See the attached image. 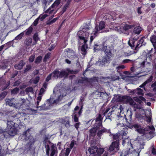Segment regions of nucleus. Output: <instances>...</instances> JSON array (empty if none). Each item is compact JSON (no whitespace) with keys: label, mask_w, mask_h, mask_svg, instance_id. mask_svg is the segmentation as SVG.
Instances as JSON below:
<instances>
[{"label":"nucleus","mask_w":156,"mask_h":156,"mask_svg":"<svg viewBox=\"0 0 156 156\" xmlns=\"http://www.w3.org/2000/svg\"><path fill=\"white\" fill-rule=\"evenodd\" d=\"M92 29L86 25L82 28V30L79 31L77 33V36L78 37V40L80 43L83 42V44L81 47V53L83 55L87 53L86 49L87 48V45L86 43L87 41V38L90 32Z\"/></svg>","instance_id":"f257e3e1"},{"label":"nucleus","mask_w":156,"mask_h":156,"mask_svg":"<svg viewBox=\"0 0 156 156\" xmlns=\"http://www.w3.org/2000/svg\"><path fill=\"white\" fill-rule=\"evenodd\" d=\"M138 38L139 37L136 36L133 39H130L128 42L129 45L132 49L135 50L134 51L135 53H136L138 49L141 47L144 41V39L142 38L138 41Z\"/></svg>","instance_id":"f03ea898"},{"label":"nucleus","mask_w":156,"mask_h":156,"mask_svg":"<svg viewBox=\"0 0 156 156\" xmlns=\"http://www.w3.org/2000/svg\"><path fill=\"white\" fill-rule=\"evenodd\" d=\"M30 130V129H28L25 131L23 132L20 136L22 140L25 141H29L28 143V144L29 145V150L30 149L31 145L33 144L35 141V139L31 135Z\"/></svg>","instance_id":"7ed1b4c3"},{"label":"nucleus","mask_w":156,"mask_h":156,"mask_svg":"<svg viewBox=\"0 0 156 156\" xmlns=\"http://www.w3.org/2000/svg\"><path fill=\"white\" fill-rule=\"evenodd\" d=\"M104 150L102 148H98L97 146H91L86 151L87 156H98L102 154Z\"/></svg>","instance_id":"20e7f679"},{"label":"nucleus","mask_w":156,"mask_h":156,"mask_svg":"<svg viewBox=\"0 0 156 156\" xmlns=\"http://www.w3.org/2000/svg\"><path fill=\"white\" fill-rule=\"evenodd\" d=\"M23 113H18L16 114L14 116H9V118L7 119V127L6 129H8L15 127V123L12 121L15 118L20 119L22 115H23Z\"/></svg>","instance_id":"39448f33"},{"label":"nucleus","mask_w":156,"mask_h":156,"mask_svg":"<svg viewBox=\"0 0 156 156\" xmlns=\"http://www.w3.org/2000/svg\"><path fill=\"white\" fill-rule=\"evenodd\" d=\"M147 129H148L143 136L147 139H151L153 137V135L154 133V128L153 126H149Z\"/></svg>","instance_id":"423d86ee"},{"label":"nucleus","mask_w":156,"mask_h":156,"mask_svg":"<svg viewBox=\"0 0 156 156\" xmlns=\"http://www.w3.org/2000/svg\"><path fill=\"white\" fill-rule=\"evenodd\" d=\"M78 72V71L77 70L74 71L69 69H67L65 70H61L59 71L60 78H61L63 77L64 78H66L68 77L69 73L71 74H75Z\"/></svg>","instance_id":"0eeeda50"},{"label":"nucleus","mask_w":156,"mask_h":156,"mask_svg":"<svg viewBox=\"0 0 156 156\" xmlns=\"http://www.w3.org/2000/svg\"><path fill=\"white\" fill-rule=\"evenodd\" d=\"M64 53L67 57L70 58L71 59L73 60L76 58L78 59V58L75 52L71 49L69 48L66 49L65 50Z\"/></svg>","instance_id":"6e6552de"},{"label":"nucleus","mask_w":156,"mask_h":156,"mask_svg":"<svg viewBox=\"0 0 156 156\" xmlns=\"http://www.w3.org/2000/svg\"><path fill=\"white\" fill-rule=\"evenodd\" d=\"M116 98H117V101L125 103H129V104L132 99L130 97L127 96H122L119 95H118L116 96Z\"/></svg>","instance_id":"1a4fd4ad"},{"label":"nucleus","mask_w":156,"mask_h":156,"mask_svg":"<svg viewBox=\"0 0 156 156\" xmlns=\"http://www.w3.org/2000/svg\"><path fill=\"white\" fill-rule=\"evenodd\" d=\"M51 98L47 100L46 103L42 105L37 106V108L39 110H45L48 109L49 106L51 105V102L50 101L52 100Z\"/></svg>","instance_id":"9d476101"},{"label":"nucleus","mask_w":156,"mask_h":156,"mask_svg":"<svg viewBox=\"0 0 156 156\" xmlns=\"http://www.w3.org/2000/svg\"><path fill=\"white\" fill-rule=\"evenodd\" d=\"M105 27V23L104 21H102L100 22L98 25H96L95 26V30L96 32H98V33L102 32V30L104 29Z\"/></svg>","instance_id":"9b49d317"},{"label":"nucleus","mask_w":156,"mask_h":156,"mask_svg":"<svg viewBox=\"0 0 156 156\" xmlns=\"http://www.w3.org/2000/svg\"><path fill=\"white\" fill-rule=\"evenodd\" d=\"M104 48L106 56L110 58L112 56V51L113 48V47L112 46L108 45L104 47Z\"/></svg>","instance_id":"f8f14e48"},{"label":"nucleus","mask_w":156,"mask_h":156,"mask_svg":"<svg viewBox=\"0 0 156 156\" xmlns=\"http://www.w3.org/2000/svg\"><path fill=\"white\" fill-rule=\"evenodd\" d=\"M119 141L118 140H116L115 141L112 142V144L110 145L108 150L110 152H111L114 151L115 148H116L117 150H118L119 149Z\"/></svg>","instance_id":"ddd939ff"},{"label":"nucleus","mask_w":156,"mask_h":156,"mask_svg":"<svg viewBox=\"0 0 156 156\" xmlns=\"http://www.w3.org/2000/svg\"><path fill=\"white\" fill-rule=\"evenodd\" d=\"M104 133H108L109 134V136H111L112 134L110 132V129H106L103 127L102 129L99 130L97 133V136L101 138V137Z\"/></svg>","instance_id":"4468645a"},{"label":"nucleus","mask_w":156,"mask_h":156,"mask_svg":"<svg viewBox=\"0 0 156 156\" xmlns=\"http://www.w3.org/2000/svg\"><path fill=\"white\" fill-rule=\"evenodd\" d=\"M136 25L135 24H125L123 27L122 32L124 34H126L127 35H129V32L128 31L129 30L132 29Z\"/></svg>","instance_id":"2eb2a0df"},{"label":"nucleus","mask_w":156,"mask_h":156,"mask_svg":"<svg viewBox=\"0 0 156 156\" xmlns=\"http://www.w3.org/2000/svg\"><path fill=\"white\" fill-rule=\"evenodd\" d=\"M110 58L106 56L103 57L101 59H99V61H97L95 64L99 66L103 65L105 62L108 61Z\"/></svg>","instance_id":"dca6fc26"},{"label":"nucleus","mask_w":156,"mask_h":156,"mask_svg":"<svg viewBox=\"0 0 156 156\" xmlns=\"http://www.w3.org/2000/svg\"><path fill=\"white\" fill-rule=\"evenodd\" d=\"M62 0H56L54 3L51 5V6L46 11V13H51L53 11V10L50 11L51 9V8H53L55 6L57 7L60 3V2Z\"/></svg>","instance_id":"f3484780"},{"label":"nucleus","mask_w":156,"mask_h":156,"mask_svg":"<svg viewBox=\"0 0 156 156\" xmlns=\"http://www.w3.org/2000/svg\"><path fill=\"white\" fill-rule=\"evenodd\" d=\"M129 105L131 106L132 107L134 108V111H136V109H140L141 108V105L139 104L136 103L133 100V99H132L131 101L129 103Z\"/></svg>","instance_id":"a211bd4d"},{"label":"nucleus","mask_w":156,"mask_h":156,"mask_svg":"<svg viewBox=\"0 0 156 156\" xmlns=\"http://www.w3.org/2000/svg\"><path fill=\"white\" fill-rule=\"evenodd\" d=\"M7 133L10 136H13L15 135L17 132L16 129L15 127L8 129H6Z\"/></svg>","instance_id":"6ab92c4d"},{"label":"nucleus","mask_w":156,"mask_h":156,"mask_svg":"<svg viewBox=\"0 0 156 156\" xmlns=\"http://www.w3.org/2000/svg\"><path fill=\"white\" fill-rule=\"evenodd\" d=\"M150 41L152 42L155 50L154 54L156 55V35H153L150 38Z\"/></svg>","instance_id":"aec40b11"},{"label":"nucleus","mask_w":156,"mask_h":156,"mask_svg":"<svg viewBox=\"0 0 156 156\" xmlns=\"http://www.w3.org/2000/svg\"><path fill=\"white\" fill-rule=\"evenodd\" d=\"M14 99L12 98L11 99L7 98L5 99V102L7 105L15 107L16 105L14 102Z\"/></svg>","instance_id":"412c9836"},{"label":"nucleus","mask_w":156,"mask_h":156,"mask_svg":"<svg viewBox=\"0 0 156 156\" xmlns=\"http://www.w3.org/2000/svg\"><path fill=\"white\" fill-rule=\"evenodd\" d=\"M143 90L139 88H138L132 91L131 93L133 94H137L139 95H143Z\"/></svg>","instance_id":"4be33fe9"},{"label":"nucleus","mask_w":156,"mask_h":156,"mask_svg":"<svg viewBox=\"0 0 156 156\" xmlns=\"http://www.w3.org/2000/svg\"><path fill=\"white\" fill-rule=\"evenodd\" d=\"M51 75H52V77L55 79L60 78L59 71L58 70H55L51 73Z\"/></svg>","instance_id":"5701e85b"},{"label":"nucleus","mask_w":156,"mask_h":156,"mask_svg":"<svg viewBox=\"0 0 156 156\" xmlns=\"http://www.w3.org/2000/svg\"><path fill=\"white\" fill-rule=\"evenodd\" d=\"M152 79L153 76H151L149 78L145 81L142 85H140V87L144 88V89L145 90L144 86H146L147 84L150 83L152 80Z\"/></svg>","instance_id":"b1692460"},{"label":"nucleus","mask_w":156,"mask_h":156,"mask_svg":"<svg viewBox=\"0 0 156 156\" xmlns=\"http://www.w3.org/2000/svg\"><path fill=\"white\" fill-rule=\"evenodd\" d=\"M25 63L23 60H21L18 64H17L14 66L15 69H21L24 65Z\"/></svg>","instance_id":"393cba45"},{"label":"nucleus","mask_w":156,"mask_h":156,"mask_svg":"<svg viewBox=\"0 0 156 156\" xmlns=\"http://www.w3.org/2000/svg\"><path fill=\"white\" fill-rule=\"evenodd\" d=\"M133 30V33L135 34H139L142 30V28L140 26L134 27Z\"/></svg>","instance_id":"a878e982"},{"label":"nucleus","mask_w":156,"mask_h":156,"mask_svg":"<svg viewBox=\"0 0 156 156\" xmlns=\"http://www.w3.org/2000/svg\"><path fill=\"white\" fill-rule=\"evenodd\" d=\"M94 94L95 95L98 96V97L101 98L102 99H103V98L105 96H106L107 94L106 92L104 93L103 92H101L98 91H95Z\"/></svg>","instance_id":"bb28decb"},{"label":"nucleus","mask_w":156,"mask_h":156,"mask_svg":"<svg viewBox=\"0 0 156 156\" xmlns=\"http://www.w3.org/2000/svg\"><path fill=\"white\" fill-rule=\"evenodd\" d=\"M32 42V39L30 37H27L25 40L24 42V44L27 46L30 45Z\"/></svg>","instance_id":"cd10ccee"},{"label":"nucleus","mask_w":156,"mask_h":156,"mask_svg":"<svg viewBox=\"0 0 156 156\" xmlns=\"http://www.w3.org/2000/svg\"><path fill=\"white\" fill-rule=\"evenodd\" d=\"M62 97H63V96H61V95H58V98L57 99H56L55 100H54L52 102L51 101H50V103L51 102V104H58L59 103V102L61 101Z\"/></svg>","instance_id":"c85d7f7f"},{"label":"nucleus","mask_w":156,"mask_h":156,"mask_svg":"<svg viewBox=\"0 0 156 156\" xmlns=\"http://www.w3.org/2000/svg\"><path fill=\"white\" fill-rule=\"evenodd\" d=\"M98 129L96 127H94L90 130V135L92 136H94L96 135Z\"/></svg>","instance_id":"c756f323"},{"label":"nucleus","mask_w":156,"mask_h":156,"mask_svg":"<svg viewBox=\"0 0 156 156\" xmlns=\"http://www.w3.org/2000/svg\"><path fill=\"white\" fill-rule=\"evenodd\" d=\"M33 30V28L31 26L25 30V34L27 35H29L30 34L32 33ZM25 31H24V32Z\"/></svg>","instance_id":"7c9ffc66"},{"label":"nucleus","mask_w":156,"mask_h":156,"mask_svg":"<svg viewBox=\"0 0 156 156\" xmlns=\"http://www.w3.org/2000/svg\"><path fill=\"white\" fill-rule=\"evenodd\" d=\"M51 153L50 154V156H53L57 152V148L54 146H51Z\"/></svg>","instance_id":"2f4dec72"},{"label":"nucleus","mask_w":156,"mask_h":156,"mask_svg":"<svg viewBox=\"0 0 156 156\" xmlns=\"http://www.w3.org/2000/svg\"><path fill=\"white\" fill-rule=\"evenodd\" d=\"M98 33V32H96V31L94 30L93 33H91V35H91L90 37V42L91 43V42L93 41L95 37L97 36V34Z\"/></svg>","instance_id":"473e14b6"},{"label":"nucleus","mask_w":156,"mask_h":156,"mask_svg":"<svg viewBox=\"0 0 156 156\" xmlns=\"http://www.w3.org/2000/svg\"><path fill=\"white\" fill-rule=\"evenodd\" d=\"M88 80L86 77H82L80 79H79L78 80V83H87Z\"/></svg>","instance_id":"72a5a7b5"},{"label":"nucleus","mask_w":156,"mask_h":156,"mask_svg":"<svg viewBox=\"0 0 156 156\" xmlns=\"http://www.w3.org/2000/svg\"><path fill=\"white\" fill-rule=\"evenodd\" d=\"M25 91L26 94H28L29 92H31L32 93H33L34 92L33 88L31 87H29L26 88Z\"/></svg>","instance_id":"f704fd0d"},{"label":"nucleus","mask_w":156,"mask_h":156,"mask_svg":"<svg viewBox=\"0 0 156 156\" xmlns=\"http://www.w3.org/2000/svg\"><path fill=\"white\" fill-rule=\"evenodd\" d=\"M103 119V117H102L101 114H99L98 115H97V116L95 119V122H98L99 121L102 122Z\"/></svg>","instance_id":"c9c22d12"},{"label":"nucleus","mask_w":156,"mask_h":156,"mask_svg":"<svg viewBox=\"0 0 156 156\" xmlns=\"http://www.w3.org/2000/svg\"><path fill=\"white\" fill-rule=\"evenodd\" d=\"M69 4L66 3V4L64 5L63 6L62 10V11L61 12L62 14H63L66 11V10L67 8L69 7Z\"/></svg>","instance_id":"e433bc0d"},{"label":"nucleus","mask_w":156,"mask_h":156,"mask_svg":"<svg viewBox=\"0 0 156 156\" xmlns=\"http://www.w3.org/2000/svg\"><path fill=\"white\" fill-rule=\"evenodd\" d=\"M24 31H23L22 33H21L20 34H19L18 35H17L15 38V39L16 40H19L20 39H21L22 37L23 36L24 34Z\"/></svg>","instance_id":"4c0bfd02"},{"label":"nucleus","mask_w":156,"mask_h":156,"mask_svg":"<svg viewBox=\"0 0 156 156\" xmlns=\"http://www.w3.org/2000/svg\"><path fill=\"white\" fill-rule=\"evenodd\" d=\"M102 122H96L94 124V127H96L98 129V128H99L101 126L102 127Z\"/></svg>","instance_id":"58836bf2"},{"label":"nucleus","mask_w":156,"mask_h":156,"mask_svg":"<svg viewBox=\"0 0 156 156\" xmlns=\"http://www.w3.org/2000/svg\"><path fill=\"white\" fill-rule=\"evenodd\" d=\"M50 55L51 53L49 52L45 55L43 59L44 62H46L47 61V59L50 58Z\"/></svg>","instance_id":"ea45409f"},{"label":"nucleus","mask_w":156,"mask_h":156,"mask_svg":"<svg viewBox=\"0 0 156 156\" xmlns=\"http://www.w3.org/2000/svg\"><path fill=\"white\" fill-rule=\"evenodd\" d=\"M33 38L34 40L35 41V43H36L37 41L39 39L37 33H36L34 34L33 36Z\"/></svg>","instance_id":"a19ab883"},{"label":"nucleus","mask_w":156,"mask_h":156,"mask_svg":"<svg viewBox=\"0 0 156 156\" xmlns=\"http://www.w3.org/2000/svg\"><path fill=\"white\" fill-rule=\"evenodd\" d=\"M42 58V57L41 56H38L35 59V63L36 64L39 63L41 62Z\"/></svg>","instance_id":"79ce46f5"},{"label":"nucleus","mask_w":156,"mask_h":156,"mask_svg":"<svg viewBox=\"0 0 156 156\" xmlns=\"http://www.w3.org/2000/svg\"><path fill=\"white\" fill-rule=\"evenodd\" d=\"M101 47L102 48V46L101 45H98L96 44L94 45V48L95 50H99L101 49Z\"/></svg>","instance_id":"37998d69"},{"label":"nucleus","mask_w":156,"mask_h":156,"mask_svg":"<svg viewBox=\"0 0 156 156\" xmlns=\"http://www.w3.org/2000/svg\"><path fill=\"white\" fill-rule=\"evenodd\" d=\"M147 129H141L140 128L138 129L137 131L140 133H142L143 134H144L145 133V132L147 130Z\"/></svg>","instance_id":"c03bdc74"},{"label":"nucleus","mask_w":156,"mask_h":156,"mask_svg":"<svg viewBox=\"0 0 156 156\" xmlns=\"http://www.w3.org/2000/svg\"><path fill=\"white\" fill-rule=\"evenodd\" d=\"M19 90L18 88L16 87L12 89L11 91V94H15L17 93Z\"/></svg>","instance_id":"a18cd8bd"},{"label":"nucleus","mask_w":156,"mask_h":156,"mask_svg":"<svg viewBox=\"0 0 156 156\" xmlns=\"http://www.w3.org/2000/svg\"><path fill=\"white\" fill-rule=\"evenodd\" d=\"M10 84V82L8 81V82L6 83L5 85H3V86L1 88V89L2 90H5L7 87L9 86Z\"/></svg>","instance_id":"49530a36"},{"label":"nucleus","mask_w":156,"mask_h":156,"mask_svg":"<svg viewBox=\"0 0 156 156\" xmlns=\"http://www.w3.org/2000/svg\"><path fill=\"white\" fill-rule=\"evenodd\" d=\"M0 83L1 84V85H5L6 84L5 80L3 78H0Z\"/></svg>","instance_id":"de8ad7c7"},{"label":"nucleus","mask_w":156,"mask_h":156,"mask_svg":"<svg viewBox=\"0 0 156 156\" xmlns=\"http://www.w3.org/2000/svg\"><path fill=\"white\" fill-rule=\"evenodd\" d=\"M45 148H46V153L47 155L48 156H49V151H50V147L49 145H45Z\"/></svg>","instance_id":"09e8293b"},{"label":"nucleus","mask_w":156,"mask_h":156,"mask_svg":"<svg viewBox=\"0 0 156 156\" xmlns=\"http://www.w3.org/2000/svg\"><path fill=\"white\" fill-rule=\"evenodd\" d=\"M31 68V65H27L26 66V68L24 70V72L26 73L29 70H30Z\"/></svg>","instance_id":"8fccbe9b"},{"label":"nucleus","mask_w":156,"mask_h":156,"mask_svg":"<svg viewBox=\"0 0 156 156\" xmlns=\"http://www.w3.org/2000/svg\"><path fill=\"white\" fill-rule=\"evenodd\" d=\"M35 58V55H32L30 56L29 59V61L30 62H32L34 61Z\"/></svg>","instance_id":"3c124183"},{"label":"nucleus","mask_w":156,"mask_h":156,"mask_svg":"<svg viewBox=\"0 0 156 156\" xmlns=\"http://www.w3.org/2000/svg\"><path fill=\"white\" fill-rule=\"evenodd\" d=\"M112 135H113V138L114 140H118L119 141V134L117 133L113 135V134H112Z\"/></svg>","instance_id":"603ef678"},{"label":"nucleus","mask_w":156,"mask_h":156,"mask_svg":"<svg viewBox=\"0 0 156 156\" xmlns=\"http://www.w3.org/2000/svg\"><path fill=\"white\" fill-rule=\"evenodd\" d=\"M48 16V15L45 14L43 15H40L39 17H40L39 18V19H40L41 21H42L45 18L47 17Z\"/></svg>","instance_id":"864d4df0"},{"label":"nucleus","mask_w":156,"mask_h":156,"mask_svg":"<svg viewBox=\"0 0 156 156\" xmlns=\"http://www.w3.org/2000/svg\"><path fill=\"white\" fill-rule=\"evenodd\" d=\"M128 121H127V122L129 124L131 123V120H132V114L131 113L129 115L128 117Z\"/></svg>","instance_id":"5fc2aeb1"},{"label":"nucleus","mask_w":156,"mask_h":156,"mask_svg":"<svg viewBox=\"0 0 156 156\" xmlns=\"http://www.w3.org/2000/svg\"><path fill=\"white\" fill-rule=\"evenodd\" d=\"M145 145V144H144V142H143V141H142V143L141 144L140 143V149H139L138 150V151L139 152H140V151H141V150L142 149H143L144 148V147H143V146Z\"/></svg>","instance_id":"6e6d98bb"},{"label":"nucleus","mask_w":156,"mask_h":156,"mask_svg":"<svg viewBox=\"0 0 156 156\" xmlns=\"http://www.w3.org/2000/svg\"><path fill=\"white\" fill-rule=\"evenodd\" d=\"M40 18V17H38L37 19H36L34 21V23H33V24L34 26H36L38 22V21L39 20V18Z\"/></svg>","instance_id":"4d7b16f0"},{"label":"nucleus","mask_w":156,"mask_h":156,"mask_svg":"<svg viewBox=\"0 0 156 156\" xmlns=\"http://www.w3.org/2000/svg\"><path fill=\"white\" fill-rule=\"evenodd\" d=\"M7 92L6 91H4L2 92L0 95V98L2 97V98H4L7 94Z\"/></svg>","instance_id":"13d9d810"},{"label":"nucleus","mask_w":156,"mask_h":156,"mask_svg":"<svg viewBox=\"0 0 156 156\" xmlns=\"http://www.w3.org/2000/svg\"><path fill=\"white\" fill-rule=\"evenodd\" d=\"M70 151V149L69 148H67L66 151V152L65 153V156H68L69 152Z\"/></svg>","instance_id":"bf43d9fd"},{"label":"nucleus","mask_w":156,"mask_h":156,"mask_svg":"<svg viewBox=\"0 0 156 156\" xmlns=\"http://www.w3.org/2000/svg\"><path fill=\"white\" fill-rule=\"evenodd\" d=\"M133 126L136 129L137 131L140 128V125L138 124H134Z\"/></svg>","instance_id":"052dcab7"},{"label":"nucleus","mask_w":156,"mask_h":156,"mask_svg":"<svg viewBox=\"0 0 156 156\" xmlns=\"http://www.w3.org/2000/svg\"><path fill=\"white\" fill-rule=\"evenodd\" d=\"M40 78L38 76H36L34 81V84L37 83L39 81Z\"/></svg>","instance_id":"680f3d73"},{"label":"nucleus","mask_w":156,"mask_h":156,"mask_svg":"<svg viewBox=\"0 0 156 156\" xmlns=\"http://www.w3.org/2000/svg\"><path fill=\"white\" fill-rule=\"evenodd\" d=\"M125 68V66L123 65H121L118 66L116 67V69H124Z\"/></svg>","instance_id":"e2e57ef3"},{"label":"nucleus","mask_w":156,"mask_h":156,"mask_svg":"<svg viewBox=\"0 0 156 156\" xmlns=\"http://www.w3.org/2000/svg\"><path fill=\"white\" fill-rule=\"evenodd\" d=\"M20 83V81L19 80H17L16 81L14 84L13 86H18Z\"/></svg>","instance_id":"0e129e2a"},{"label":"nucleus","mask_w":156,"mask_h":156,"mask_svg":"<svg viewBox=\"0 0 156 156\" xmlns=\"http://www.w3.org/2000/svg\"><path fill=\"white\" fill-rule=\"evenodd\" d=\"M52 77V75H51V73L49 74L48 76L47 77L46 79V81L47 82L51 78V77Z\"/></svg>","instance_id":"69168bd1"},{"label":"nucleus","mask_w":156,"mask_h":156,"mask_svg":"<svg viewBox=\"0 0 156 156\" xmlns=\"http://www.w3.org/2000/svg\"><path fill=\"white\" fill-rule=\"evenodd\" d=\"M44 91H45V90H44V89L43 88H42L40 90L39 94V95H41L43 94H44Z\"/></svg>","instance_id":"338daca9"},{"label":"nucleus","mask_w":156,"mask_h":156,"mask_svg":"<svg viewBox=\"0 0 156 156\" xmlns=\"http://www.w3.org/2000/svg\"><path fill=\"white\" fill-rule=\"evenodd\" d=\"M146 60H145L144 61H143L142 62L140 63V67H144L145 66V65L146 62Z\"/></svg>","instance_id":"774afa93"}]
</instances>
